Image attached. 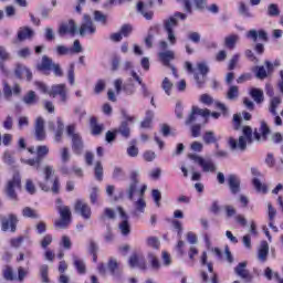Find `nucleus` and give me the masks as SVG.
Listing matches in <instances>:
<instances>
[{
    "instance_id": "obj_16",
    "label": "nucleus",
    "mask_w": 283,
    "mask_h": 283,
    "mask_svg": "<svg viewBox=\"0 0 283 283\" xmlns=\"http://www.w3.org/2000/svg\"><path fill=\"white\" fill-rule=\"evenodd\" d=\"M74 211L75 213L84 218V220H90V218H92V208L90 207V205H87V202L83 200H77L75 202Z\"/></svg>"
},
{
    "instance_id": "obj_28",
    "label": "nucleus",
    "mask_w": 283,
    "mask_h": 283,
    "mask_svg": "<svg viewBox=\"0 0 283 283\" xmlns=\"http://www.w3.org/2000/svg\"><path fill=\"white\" fill-rule=\"evenodd\" d=\"M15 76L18 78H27V81H32V72L27 69L23 64H18L15 67Z\"/></svg>"
},
{
    "instance_id": "obj_45",
    "label": "nucleus",
    "mask_w": 283,
    "mask_h": 283,
    "mask_svg": "<svg viewBox=\"0 0 283 283\" xmlns=\"http://www.w3.org/2000/svg\"><path fill=\"white\" fill-rule=\"evenodd\" d=\"M239 14L241 17H245L248 19H251V17H253V13H251V11H249V7L244 2L239 3Z\"/></svg>"
},
{
    "instance_id": "obj_42",
    "label": "nucleus",
    "mask_w": 283,
    "mask_h": 283,
    "mask_svg": "<svg viewBox=\"0 0 283 283\" xmlns=\"http://www.w3.org/2000/svg\"><path fill=\"white\" fill-rule=\"evenodd\" d=\"M240 96V90L235 85H231L227 93L228 101H235Z\"/></svg>"
},
{
    "instance_id": "obj_23",
    "label": "nucleus",
    "mask_w": 283,
    "mask_h": 283,
    "mask_svg": "<svg viewBox=\"0 0 283 283\" xmlns=\"http://www.w3.org/2000/svg\"><path fill=\"white\" fill-rule=\"evenodd\" d=\"M129 266L132 269H142L143 271H145V269H147V262L145 261V255L143 254H133L129 258Z\"/></svg>"
},
{
    "instance_id": "obj_40",
    "label": "nucleus",
    "mask_w": 283,
    "mask_h": 283,
    "mask_svg": "<svg viewBox=\"0 0 283 283\" xmlns=\"http://www.w3.org/2000/svg\"><path fill=\"white\" fill-rule=\"evenodd\" d=\"M91 129H92V134L94 136H98L103 133V129H105V126H103V124H98L96 122V117H92L91 118Z\"/></svg>"
},
{
    "instance_id": "obj_62",
    "label": "nucleus",
    "mask_w": 283,
    "mask_h": 283,
    "mask_svg": "<svg viewBox=\"0 0 283 283\" xmlns=\"http://www.w3.org/2000/svg\"><path fill=\"white\" fill-rule=\"evenodd\" d=\"M133 30L134 29L132 28V24H124L122 25L119 33L122 34V36H129Z\"/></svg>"
},
{
    "instance_id": "obj_37",
    "label": "nucleus",
    "mask_w": 283,
    "mask_h": 283,
    "mask_svg": "<svg viewBox=\"0 0 283 283\" xmlns=\"http://www.w3.org/2000/svg\"><path fill=\"white\" fill-rule=\"evenodd\" d=\"M280 105H282V98L280 97L271 98L269 112L271 113L272 116H277V107H280Z\"/></svg>"
},
{
    "instance_id": "obj_9",
    "label": "nucleus",
    "mask_w": 283,
    "mask_h": 283,
    "mask_svg": "<svg viewBox=\"0 0 283 283\" xmlns=\"http://www.w3.org/2000/svg\"><path fill=\"white\" fill-rule=\"evenodd\" d=\"M14 189H21V176H19V174L13 175L12 179L8 181L6 188V196L9 200L17 202L18 196Z\"/></svg>"
},
{
    "instance_id": "obj_56",
    "label": "nucleus",
    "mask_w": 283,
    "mask_h": 283,
    "mask_svg": "<svg viewBox=\"0 0 283 283\" xmlns=\"http://www.w3.org/2000/svg\"><path fill=\"white\" fill-rule=\"evenodd\" d=\"M95 178L96 180H103V165L101 161L95 164Z\"/></svg>"
},
{
    "instance_id": "obj_36",
    "label": "nucleus",
    "mask_w": 283,
    "mask_h": 283,
    "mask_svg": "<svg viewBox=\"0 0 283 283\" xmlns=\"http://www.w3.org/2000/svg\"><path fill=\"white\" fill-rule=\"evenodd\" d=\"M250 96H252L253 101L256 102L258 105L264 103V92L260 88H252L250 91Z\"/></svg>"
},
{
    "instance_id": "obj_54",
    "label": "nucleus",
    "mask_w": 283,
    "mask_h": 283,
    "mask_svg": "<svg viewBox=\"0 0 283 283\" xmlns=\"http://www.w3.org/2000/svg\"><path fill=\"white\" fill-rule=\"evenodd\" d=\"M207 260H208L207 252H203L202 256H201V264L203 266L208 268L209 273H212L213 272V263L208 262Z\"/></svg>"
},
{
    "instance_id": "obj_44",
    "label": "nucleus",
    "mask_w": 283,
    "mask_h": 283,
    "mask_svg": "<svg viewBox=\"0 0 283 283\" xmlns=\"http://www.w3.org/2000/svg\"><path fill=\"white\" fill-rule=\"evenodd\" d=\"M22 216H23V218H32L33 220L39 219V213H36V210H34L30 207L23 208Z\"/></svg>"
},
{
    "instance_id": "obj_21",
    "label": "nucleus",
    "mask_w": 283,
    "mask_h": 283,
    "mask_svg": "<svg viewBox=\"0 0 283 283\" xmlns=\"http://www.w3.org/2000/svg\"><path fill=\"white\" fill-rule=\"evenodd\" d=\"M57 32L60 36H65V34H75L78 32V25H76L74 20H69V22L60 25Z\"/></svg>"
},
{
    "instance_id": "obj_58",
    "label": "nucleus",
    "mask_w": 283,
    "mask_h": 283,
    "mask_svg": "<svg viewBox=\"0 0 283 283\" xmlns=\"http://www.w3.org/2000/svg\"><path fill=\"white\" fill-rule=\"evenodd\" d=\"M56 52L60 56H65L66 54H72V49L66 48L65 45H57Z\"/></svg>"
},
{
    "instance_id": "obj_24",
    "label": "nucleus",
    "mask_w": 283,
    "mask_h": 283,
    "mask_svg": "<svg viewBox=\"0 0 283 283\" xmlns=\"http://www.w3.org/2000/svg\"><path fill=\"white\" fill-rule=\"evenodd\" d=\"M134 211H133V216H135V218H140L142 213H145V209L147 208V201H145V197H138V199L136 200V197H134Z\"/></svg>"
},
{
    "instance_id": "obj_10",
    "label": "nucleus",
    "mask_w": 283,
    "mask_h": 283,
    "mask_svg": "<svg viewBox=\"0 0 283 283\" xmlns=\"http://www.w3.org/2000/svg\"><path fill=\"white\" fill-rule=\"evenodd\" d=\"M122 116L124 120L120 123L119 127L115 129V134H120L123 138L127 139L132 135L129 123H134V116L127 114V111H122Z\"/></svg>"
},
{
    "instance_id": "obj_64",
    "label": "nucleus",
    "mask_w": 283,
    "mask_h": 283,
    "mask_svg": "<svg viewBox=\"0 0 283 283\" xmlns=\"http://www.w3.org/2000/svg\"><path fill=\"white\" fill-rule=\"evenodd\" d=\"M240 61V54H234L228 65V70H235L238 62Z\"/></svg>"
},
{
    "instance_id": "obj_25",
    "label": "nucleus",
    "mask_w": 283,
    "mask_h": 283,
    "mask_svg": "<svg viewBox=\"0 0 283 283\" xmlns=\"http://www.w3.org/2000/svg\"><path fill=\"white\" fill-rule=\"evenodd\" d=\"M234 272L241 280H245V282L253 280V276L249 273V270H247V261L239 263L238 266L234 268Z\"/></svg>"
},
{
    "instance_id": "obj_34",
    "label": "nucleus",
    "mask_w": 283,
    "mask_h": 283,
    "mask_svg": "<svg viewBox=\"0 0 283 283\" xmlns=\"http://www.w3.org/2000/svg\"><path fill=\"white\" fill-rule=\"evenodd\" d=\"M73 265L81 275H85V273L87 272L85 268V261L76 255H73Z\"/></svg>"
},
{
    "instance_id": "obj_61",
    "label": "nucleus",
    "mask_w": 283,
    "mask_h": 283,
    "mask_svg": "<svg viewBox=\"0 0 283 283\" xmlns=\"http://www.w3.org/2000/svg\"><path fill=\"white\" fill-rule=\"evenodd\" d=\"M3 96L7 99L12 98V87L7 82H3Z\"/></svg>"
},
{
    "instance_id": "obj_48",
    "label": "nucleus",
    "mask_w": 283,
    "mask_h": 283,
    "mask_svg": "<svg viewBox=\"0 0 283 283\" xmlns=\"http://www.w3.org/2000/svg\"><path fill=\"white\" fill-rule=\"evenodd\" d=\"M49 271L50 268L46 264L40 266V275L43 283H50Z\"/></svg>"
},
{
    "instance_id": "obj_15",
    "label": "nucleus",
    "mask_w": 283,
    "mask_h": 283,
    "mask_svg": "<svg viewBox=\"0 0 283 283\" xmlns=\"http://www.w3.org/2000/svg\"><path fill=\"white\" fill-rule=\"evenodd\" d=\"M49 96H53V98H56V96H60L61 103H67V85L54 84L51 87V91H49Z\"/></svg>"
},
{
    "instance_id": "obj_38",
    "label": "nucleus",
    "mask_w": 283,
    "mask_h": 283,
    "mask_svg": "<svg viewBox=\"0 0 283 283\" xmlns=\"http://www.w3.org/2000/svg\"><path fill=\"white\" fill-rule=\"evenodd\" d=\"M25 105H36L39 97H36V93L34 91H29L22 98Z\"/></svg>"
},
{
    "instance_id": "obj_14",
    "label": "nucleus",
    "mask_w": 283,
    "mask_h": 283,
    "mask_svg": "<svg viewBox=\"0 0 283 283\" xmlns=\"http://www.w3.org/2000/svg\"><path fill=\"white\" fill-rule=\"evenodd\" d=\"M114 87L116 94H120L122 92H124L127 96L136 94V85H134L132 80H129L128 83L123 84V80L117 78L114 81Z\"/></svg>"
},
{
    "instance_id": "obj_22",
    "label": "nucleus",
    "mask_w": 283,
    "mask_h": 283,
    "mask_svg": "<svg viewBox=\"0 0 283 283\" xmlns=\"http://www.w3.org/2000/svg\"><path fill=\"white\" fill-rule=\"evenodd\" d=\"M269 134H271V128L266 125V122H261V126L258 130H254V138L258 143H264L266 138H269Z\"/></svg>"
},
{
    "instance_id": "obj_8",
    "label": "nucleus",
    "mask_w": 283,
    "mask_h": 283,
    "mask_svg": "<svg viewBox=\"0 0 283 283\" xmlns=\"http://www.w3.org/2000/svg\"><path fill=\"white\" fill-rule=\"evenodd\" d=\"M188 158L200 165L203 174H216L218 171V165L211 158H202L195 154L188 155Z\"/></svg>"
},
{
    "instance_id": "obj_5",
    "label": "nucleus",
    "mask_w": 283,
    "mask_h": 283,
    "mask_svg": "<svg viewBox=\"0 0 283 283\" xmlns=\"http://www.w3.org/2000/svg\"><path fill=\"white\" fill-rule=\"evenodd\" d=\"M66 134L71 139L73 154H75L76 156H81L83 154V150L85 149V142L83 140L81 134L76 132V126L69 125L66 127Z\"/></svg>"
},
{
    "instance_id": "obj_33",
    "label": "nucleus",
    "mask_w": 283,
    "mask_h": 283,
    "mask_svg": "<svg viewBox=\"0 0 283 283\" xmlns=\"http://www.w3.org/2000/svg\"><path fill=\"white\" fill-rule=\"evenodd\" d=\"M238 41H240V35L230 34L224 38V46L228 48V50H234Z\"/></svg>"
},
{
    "instance_id": "obj_26",
    "label": "nucleus",
    "mask_w": 283,
    "mask_h": 283,
    "mask_svg": "<svg viewBox=\"0 0 283 283\" xmlns=\"http://www.w3.org/2000/svg\"><path fill=\"white\" fill-rule=\"evenodd\" d=\"M265 67L256 66L255 76L260 81H264V78H266V76H269V74H271V72H273V63H271L270 61H265Z\"/></svg>"
},
{
    "instance_id": "obj_13",
    "label": "nucleus",
    "mask_w": 283,
    "mask_h": 283,
    "mask_svg": "<svg viewBox=\"0 0 283 283\" xmlns=\"http://www.w3.org/2000/svg\"><path fill=\"white\" fill-rule=\"evenodd\" d=\"M57 211L61 219L55 221V227L57 229H67V226L72 220V211H70V207L57 206Z\"/></svg>"
},
{
    "instance_id": "obj_32",
    "label": "nucleus",
    "mask_w": 283,
    "mask_h": 283,
    "mask_svg": "<svg viewBox=\"0 0 283 283\" xmlns=\"http://www.w3.org/2000/svg\"><path fill=\"white\" fill-rule=\"evenodd\" d=\"M268 256H269V243L266 241H262L259 248L258 259L261 262H266Z\"/></svg>"
},
{
    "instance_id": "obj_43",
    "label": "nucleus",
    "mask_w": 283,
    "mask_h": 283,
    "mask_svg": "<svg viewBox=\"0 0 283 283\" xmlns=\"http://www.w3.org/2000/svg\"><path fill=\"white\" fill-rule=\"evenodd\" d=\"M65 129V125L63 124V119L57 118V129L55 132V143H61V138L63 137V130Z\"/></svg>"
},
{
    "instance_id": "obj_19",
    "label": "nucleus",
    "mask_w": 283,
    "mask_h": 283,
    "mask_svg": "<svg viewBox=\"0 0 283 283\" xmlns=\"http://www.w3.org/2000/svg\"><path fill=\"white\" fill-rule=\"evenodd\" d=\"M34 135H35L36 140H40V142L45 140V138H46L45 119H43V117H38L35 119Z\"/></svg>"
},
{
    "instance_id": "obj_60",
    "label": "nucleus",
    "mask_w": 283,
    "mask_h": 283,
    "mask_svg": "<svg viewBox=\"0 0 283 283\" xmlns=\"http://www.w3.org/2000/svg\"><path fill=\"white\" fill-rule=\"evenodd\" d=\"M42 249H48L52 244V235L51 234H45L43 239L40 242Z\"/></svg>"
},
{
    "instance_id": "obj_35",
    "label": "nucleus",
    "mask_w": 283,
    "mask_h": 283,
    "mask_svg": "<svg viewBox=\"0 0 283 283\" xmlns=\"http://www.w3.org/2000/svg\"><path fill=\"white\" fill-rule=\"evenodd\" d=\"M32 36H34V30L25 27L19 30L18 32V39L20 41H25L28 39H32Z\"/></svg>"
},
{
    "instance_id": "obj_2",
    "label": "nucleus",
    "mask_w": 283,
    "mask_h": 283,
    "mask_svg": "<svg viewBox=\"0 0 283 283\" xmlns=\"http://www.w3.org/2000/svg\"><path fill=\"white\" fill-rule=\"evenodd\" d=\"M54 167L45 165L42 170L44 182H40L39 187L42 191H52V193H59L61 191V181L56 177Z\"/></svg>"
},
{
    "instance_id": "obj_1",
    "label": "nucleus",
    "mask_w": 283,
    "mask_h": 283,
    "mask_svg": "<svg viewBox=\"0 0 283 283\" xmlns=\"http://www.w3.org/2000/svg\"><path fill=\"white\" fill-rule=\"evenodd\" d=\"M209 109H202L198 106H192L189 116L186 118V125L190 126L192 138L200 137V132L209 120Z\"/></svg>"
},
{
    "instance_id": "obj_39",
    "label": "nucleus",
    "mask_w": 283,
    "mask_h": 283,
    "mask_svg": "<svg viewBox=\"0 0 283 283\" xmlns=\"http://www.w3.org/2000/svg\"><path fill=\"white\" fill-rule=\"evenodd\" d=\"M202 140L206 145H216L218 137H216V133L212 130H207L202 136Z\"/></svg>"
},
{
    "instance_id": "obj_51",
    "label": "nucleus",
    "mask_w": 283,
    "mask_h": 283,
    "mask_svg": "<svg viewBox=\"0 0 283 283\" xmlns=\"http://www.w3.org/2000/svg\"><path fill=\"white\" fill-rule=\"evenodd\" d=\"M106 87L105 80H98L94 86V94H101V92H104Z\"/></svg>"
},
{
    "instance_id": "obj_31",
    "label": "nucleus",
    "mask_w": 283,
    "mask_h": 283,
    "mask_svg": "<svg viewBox=\"0 0 283 283\" xmlns=\"http://www.w3.org/2000/svg\"><path fill=\"white\" fill-rule=\"evenodd\" d=\"M53 66L54 62L52 61V59L48 57V55H43L42 62L38 64V70H40V72H50Z\"/></svg>"
},
{
    "instance_id": "obj_55",
    "label": "nucleus",
    "mask_w": 283,
    "mask_h": 283,
    "mask_svg": "<svg viewBox=\"0 0 283 283\" xmlns=\"http://www.w3.org/2000/svg\"><path fill=\"white\" fill-rule=\"evenodd\" d=\"M148 247H151V249H160V241L156 237H149L147 239Z\"/></svg>"
},
{
    "instance_id": "obj_49",
    "label": "nucleus",
    "mask_w": 283,
    "mask_h": 283,
    "mask_svg": "<svg viewBox=\"0 0 283 283\" xmlns=\"http://www.w3.org/2000/svg\"><path fill=\"white\" fill-rule=\"evenodd\" d=\"M2 160L6 165H14L15 159L10 150H6L2 156Z\"/></svg>"
},
{
    "instance_id": "obj_41",
    "label": "nucleus",
    "mask_w": 283,
    "mask_h": 283,
    "mask_svg": "<svg viewBox=\"0 0 283 283\" xmlns=\"http://www.w3.org/2000/svg\"><path fill=\"white\" fill-rule=\"evenodd\" d=\"M252 185L256 189V191H259V193H269V187H266V184H262L260 179L254 178L252 180Z\"/></svg>"
},
{
    "instance_id": "obj_50",
    "label": "nucleus",
    "mask_w": 283,
    "mask_h": 283,
    "mask_svg": "<svg viewBox=\"0 0 283 283\" xmlns=\"http://www.w3.org/2000/svg\"><path fill=\"white\" fill-rule=\"evenodd\" d=\"M60 157H61L62 163H64V164L70 163V158L72 157V155H70V148L63 147L60 150Z\"/></svg>"
},
{
    "instance_id": "obj_11",
    "label": "nucleus",
    "mask_w": 283,
    "mask_h": 283,
    "mask_svg": "<svg viewBox=\"0 0 283 283\" xmlns=\"http://www.w3.org/2000/svg\"><path fill=\"white\" fill-rule=\"evenodd\" d=\"M80 36H85L86 34H96V24L92 21L90 14H84L82 23L77 30Z\"/></svg>"
},
{
    "instance_id": "obj_18",
    "label": "nucleus",
    "mask_w": 283,
    "mask_h": 283,
    "mask_svg": "<svg viewBox=\"0 0 283 283\" xmlns=\"http://www.w3.org/2000/svg\"><path fill=\"white\" fill-rule=\"evenodd\" d=\"M117 211H118L120 218L123 219V221L118 226V229H119L122 235H129V233H132V227L129 226V220H128L127 213L120 207L117 208Z\"/></svg>"
},
{
    "instance_id": "obj_4",
    "label": "nucleus",
    "mask_w": 283,
    "mask_h": 283,
    "mask_svg": "<svg viewBox=\"0 0 283 283\" xmlns=\"http://www.w3.org/2000/svg\"><path fill=\"white\" fill-rule=\"evenodd\" d=\"M185 21L187 19V14L177 12L168 19L164 20V30L167 32V40L170 45H176V33L174 32V28H178V20Z\"/></svg>"
},
{
    "instance_id": "obj_12",
    "label": "nucleus",
    "mask_w": 283,
    "mask_h": 283,
    "mask_svg": "<svg viewBox=\"0 0 283 283\" xmlns=\"http://www.w3.org/2000/svg\"><path fill=\"white\" fill-rule=\"evenodd\" d=\"M19 222V218L17 214H9V216H3L0 214V223H1V230L2 231H11V233H14L17 231V224Z\"/></svg>"
},
{
    "instance_id": "obj_63",
    "label": "nucleus",
    "mask_w": 283,
    "mask_h": 283,
    "mask_svg": "<svg viewBox=\"0 0 283 283\" xmlns=\"http://www.w3.org/2000/svg\"><path fill=\"white\" fill-rule=\"evenodd\" d=\"M125 176V171H123V168L120 167H115L113 170V178L114 180H120Z\"/></svg>"
},
{
    "instance_id": "obj_20",
    "label": "nucleus",
    "mask_w": 283,
    "mask_h": 283,
    "mask_svg": "<svg viewBox=\"0 0 283 283\" xmlns=\"http://www.w3.org/2000/svg\"><path fill=\"white\" fill-rule=\"evenodd\" d=\"M151 2L145 3L143 1H139L137 3V12L146 19V21H151L154 19V11H151Z\"/></svg>"
},
{
    "instance_id": "obj_30",
    "label": "nucleus",
    "mask_w": 283,
    "mask_h": 283,
    "mask_svg": "<svg viewBox=\"0 0 283 283\" xmlns=\"http://www.w3.org/2000/svg\"><path fill=\"white\" fill-rule=\"evenodd\" d=\"M228 185L231 193H240V179L235 175L229 176Z\"/></svg>"
},
{
    "instance_id": "obj_17",
    "label": "nucleus",
    "mask_w": 283,
    "mask_h": 283,
    "mask_svg": "<svg viewBox=\"0 0 283 283\" xmlns=\"http://www.w3.org/2000/svg\"><path fill=\"white\" fill-rule=\"evenodd\" d=\"M197 70L201 74V76L198 75V73H195V81L198 87H202V85L207 83V74H209V65L206 62H201L197 64Z\"/></svg>"
},
{
    "instance_id": "obj_57",
    "label": "nucleus",
    "mask_w": 283,
    "mask_h": 283,
    "mask_svg": "<svg viewBox=\"0 0 283 283\" xmlns=\"http://www.w3.org/2000/svg\"><path fill=\"white\" fill-rule=\"evenodd\" d=\"M67 80L70 85H75L74 64H71L67 71Z\"/></svg>"
},
{
    "instance_id": "obj_59",
    "label": "nucleus",
    "mask_w": 283,
    "mask_h": 283,
    "mask_svg": "<svg viewBox=\"0 0 283 283\" xmlns=\"http://www.w3.org/2000/svg\"><path fill=\"white\" fill-rule=\"evenodd\" d=\"M94 20L98 23H107V15L103 14L101 11L94 12Z\"/></svg>"
},
{
    "instance_id": "obj_7",
    "label": "nucleus",
    "mask_w": 283,
    "mask_h": 283,
    "mask_svg": "<svg viewBox=\"0 0 283 283\" xmlns=\"http://www.w3.org/2000/svg\"><path fill=\"white\" fill-rule=\"evenodd\" d=\"M36 154H38L36 158H32V159L21 158L20 160L23 165H29V167H33L35 171H39L41 169V163H43V157L50 154V148L45 145L38 146Z\"/></svg>"
},
{
    "instance_id": "obj_52",
    "label": "nucleus",
    "mask_w": 283,
    "mask_h": 283,
    "mask_svg": "<svg viewBox=\"0 0 283 283\" xmlns=\"http://www.w3.org/2000/svg\"><path fill=\"white\" fill-rule=\"evenodd\" d=\"M268 14L269 17H280V9H277V4L271 3L268 7Z\"/></svg>"
},
{
    "instance_id": "obj_53",
    "label": "nucleus",
    "mask_w": 283,
    "mask_h": 283,
    "mask_svg": "<svg viewBox=\"0 0 283 283\" xmlns=\"http://www.w3.org/2000/svg\"><path fill=\"white\" fill-rule=\"evenodd\" d=\"M151 196L156 207H160V200H163V195L160 193V190L154 189L151 191Z\"/></svg>"
},
{
    "instance_id": "obj_46",
    "label": "nucleus",
    "mask_w": 283,
    "mask_h": 283,
    "mask_svg": "<svg viewBox=\"0 0 283 283\" xmlns=\"http://www.w3.org/2000/svg\"><path fill=\"white\" fill-rule=\"evenodd\" d=\"M161 88L164 90L165 94H167V96H171V90L174 88V83L169 81V77L164 78L161 83Z\"/></svg>"
},
{
    "instance_id": "obj_3",
    "label": "nucleus",
    "mask_w": 283,
    "mask_h": 283,
    "mask_svg": "<svg viewBox=\"0 0 283 283\" xmlns=\"http://www.w3.org/2000/svg\"><path fill=\"white\" fill-rule=\"evenodd\" d=\"M242 134L239 139L228 138V147L230 151H247V145L253 143V129L250 126H243Z\"/></svg>"
},
{
    "instance_id": "obj_29",
    "label": "nucleus",
    "mask_w": 283,
    "mask_h": 283,
    "mask_svg": "<svg viewBox=\"0 0 283 283\" xmlns=\"http://www.w3.org/2000/svg\"><path fill=\"white\" fill-rule=\"evenodd\" d=\"M158 59L163 65L169 66V63L176 59V53L171 50L158 53Z\"/></svg>"
},
{
    "instance_id": "obj_47",
    "label": "nucleus",
    "mask_w": 283,
    "mask_h": 283,
    "mask_svg": "<svg viewBox=\"0 0 283 283\" xmlns=\"http://www.w3.org/2000/svg\"><path fill=\"white\" fill-rule=\"evenodd\" d=\"M148 261L150 262L151 269H154V271H158V269H160V261L158 260L156 254L149 252Z\"/></svg>"
},
{
    "instance_id": "obj_6",
    "label": "nucleus",
    "mask_w": 283,
    "mask_h": 283,
    "mask_svg": "<svg viewBox=\"0 0 283 283\" xmlns=\"http://www.w3.org/2000/svg\"><path fill=\"white\" fill-rule=\"evenodd\" d=\"M138 176H140V171L134 170L130 172V184L126 190L128 196V200H134V196L137 198H145V191H147V185H144L140 190H138Z\"/></svg>"
},
{
    "instance_id": "obj_27",
    "label": "nucleus",
    "mask_w": 283,
    "mask_h": 283,
    "mask_svg": "<svg viewBox=\"0 0 283 283\" xmlns=\"http://www.w3.org/2000/svg\"><path fill=\"white\" fill-rule=\"evenodd\" d=\"M247 39H251L254 43L260 39L261 41H269V33L264 30L252 29L245 34Z\"/></svg>"
}]
</instances>
